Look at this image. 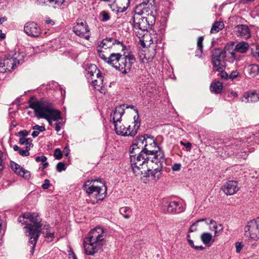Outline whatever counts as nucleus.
Segmentation results:
<instances>
[{
    "mask_svg": "<svg viewBox=\"0 0 259 259\" xmlns=\"http://www.w3.org/2000/svg\"><path fill=\"white\" fill-rule=\"evenodd\" d=\"M28 103V107L33 109L35 116L38 119H46L50 125H52V120L57 121L62 118L61 112L55 109L53 104L47 100H37L34 96H31Z\"/></svg>",
    "mask_w": 259,
    "mask_h": 259,
    "instance_id": "obj_1",
    "label": "nucleus"
},
{
    "mask_svg": "<svg viewBox=\"0 0 259 259\" xmlns=\"http://www.w3.org/2000/svg\"><path fill=\"white\" fill-rule=\"evenodd\" d=\"M18 222L21 225H26L24 227L26 229L25 234L29 237L28 243L30 247V252L33 254L42 227L38 215L35 213L25 212L18 217Z\"/></svg>",
    "mask_w": 259,
    "mask_h": 259,
    "instance_id": "obj_2",
    "label": "nucleus"
},
{
    "mask_svg": "<svg viewBox=\"0 0 259 259\" xmlns=\"http://www.w3.org/2000/svg\"><path fill=\"white\" fill-rule=\"evenodd\" d=\"M106 235L102 228L96 227L91 230L84 238L83 245L85 254L93 255L102 250L106 243Z\"/></svg>",
    "mask_w": 259,
    "mask_h": 259,
    "instance_id": "obj_3",
    "label": "nucleus"
},
{
    "mask_svg": "<svg viewBox=\"0 0 259 259\" xmlns=\"http://www.w3.org/2000/svg\"><path fill=\"white\" fill-rule=\"evenodd\" d=\"M82 189L91 198L96 199V202L103 200L106 196L107 188L101 179L87 181Z\"/></svg>",
    "mask_w": 259,
    "mask_h": 259,
    "instance_id": "obj_4",
    "label": "nucleus"
},
{
    "mask_svg": "<svg viewBox=\"0 0 259 259\" xmlns=\"http://www.w3.org/2000/svg\"><path fill=\"white\" fill-rule=\"evenodd\" d=\"M108 59L107 63L124 74L131 70L133 64L136 61L133 55L129 54L122 57L120 53H111L108 57Z\"/></svg>",
    "mask_w": 259,
    "mask_h": 259,
    "instance_id": "obj_5",
    "label": "nucleus"
},
{
    "mask_svg": "<svg viewBox=\"0 0 259 259\" xmlns=\"http://www.w3.org/2000/svg\"><path fill=\"white\" fill-rule=\"evenodd\" d=\"M131 164L132 171L136 177H141L143 174V170L149 165H150V159L147 158L145 154L141 151L136 152V150L130 151Z\"/></svg>",
    "mask_w": 259,
    "mask_h": 259,
    "instance_id": "obj_6",
    "label": "nucleus"
},
{
    "mask_svg": "<svg viewBox=\"0 0 259 259\" xmlns=\"http://www.w3.org/2000/svg\"><path fill=\"white\" fill-rule=\"evenodd\" d=\"M147 158L150 159L151 162H165L164 154L161 148L157 145L152 136L148 137L147 142L145 144L144 149L141 150Z\"/></svg>",
    "mask_w": 259,
    "mask_h": 259,
    "instance_id": "obj_7",
    "label": "nucleus"
},
{
    "mask_svg": "<svg viewBox=\"0 0 259 259\" xmlns=\"http://www.w3.org/2000/svg\"><path fill=\"white\" fill-rule=\"evenodd\" d=\"M139 115H135L134 117V125L133 128L130 131L131 125L128 127L125 126L121 122H116L114 123V130L116 134L122 136H135L138 132L140 126V121L139 120Z\"/></svg>",
    "mask_w": 259,
    "mask_h": 259,
    "instance_id": "obj_8",
    "label": "nucleus"
},
{
    "mask_svg": "<svg viewBox=\"0 0 259 259\" xmlns=\"http://www.w3.org/2000/svg\"><path fill=\"white\" fill-rule=\"evenodd\" d=\"M165 162H151L149 166H147L145 171L143 170L142 176L144 177L151 178V180L155 181H158L162 175V169Z\"/></svg>",
    "mask_w": 259,
    "mask_h": 259,
    "instance_id": "obj_9",
    "label": "nucleus"
},
{
    "mask_svg": "<svg viewBox=\"0 0 259 259\" xmlns=\"http://www.w3.org/2000/svg\"><path fill=\"white\" fill-rule=\"evenodd\" d=\"M226 52L223 49L217 48L213 50L211 52V60L213 68L215 70L225 69L226 67L224 59Z\"/></svg>",
    "mask_w": 259,
    "mask_h": 259,
    "instance_id": "obj_10",
    "label": "nucleus"
},
{
    "mask_svg": "<svg viewBox=\"0 0 259 259\" xmlns=\"http://www.w3.org/2000/svg\"><path fill=\"white\" fill-rule=\"evenodd\" d=\"M133 26L136 29H139L143 31L147 30L152 25L154 18L153 16L150 15L148 17H142L136 20L135 17L133 18Z\"/></svg>",
    "mask_w": 259,
    "mask_h": 259,
    "instance_id": "obj_11",
    "label": "nucleus"
},
{
    "mask_svg": "<svg viewBox=\"0 0 259 259\" xmlns=\"http://www.w3.org/2000/svg\"><path fill=\"white\" fill-rule=\"evenodd\" d=\"M245 235L251 239H259V218L249 221L244 228Z\"/></svg>",
    "mask_w": 259,
    "mask_h": 259,
    "instance_id": "obj_12",
    "label": "nucleus"
},
{
    "mask_svg": "<svg viewBox=\"0 0 259 259\" xmlns=\"http://www.w3.org/2000/svg\"><path fill=\"white\" fill-rule=\"evenodd\" d=\"M73 31L78 36L89 39L90 37V29L87 22L77 20L73 27Z\"/></svg>",
    "mask_w": 259,
    "mask_h": 259,
    "instance_id": "obj_13",
    "label": "nucleus"
},
{
    "mask_svg": "<svg viewBox=\"0 0 259 259\" xmlns=\"http://www.w3.org/2000/svg\"><path fill=\"white\" fill-rule=\"evenodd\" d=\"M16 66L15 61L12 59L11 55L9 54L0 60V72L4 73L13 70Z\"/></svg>",
    "mask_w": 259,
    "mask_h": 259,
    "instance_id": "obj_14",
    "label": "nucleus"
},
{
    "mask_svg": "<svg viewBox=\"0 0 259 259\" xmlns=\"http://www.w3.org/2000/svg\"><path fill=\"white\" fill-rule=\"evenodd\" d=\"M24 31L28 36L32 37H38L41 33L39 26L34 22L26 23L24 27Z\"/></svg>",
    "mask_w": 259,
    "mask_h": 259,
    "instance_id": "obj_15",
    "label": "nucleus"
},
{
    "mask_svg": "<svg viewBox=\"0 0 259 259\" xmlns=\"http://www.w3.org/2000/svg\"><path fill=\"white\" fill-rule=\"evenodd\" d=\"M119 45L121 47L122 51H124L126 49V46L124 45L122 42L112 37H106L103 39L98 46V48L107 49V48L112 47L113 45Z\"/></svg>",
    "mask_w": 259,
    "mask_h": 259,
    "instance_id": "obj_16",
    "label": "nucleus"
},
{
    "mask_svg": "<svg viewBox=\"0 0 259 259\" xmlns=\"http://www.w3.org/2000/svg\"><path fill=\"white\" fill-rule=\"evenodd\" d=\"M234 32L238 37L244 39H248L251 36L249 27L247 25L244 24L236 26L234 28Z\"/></svg>",
    "mask_w": 259,
    "mask_h": 259,
    "instance_id": "obj_17",
    "label": "nucleus"
},
{
    "mask_svg": "<svg viewBox=\"0 0 259 259\" xmlns=\"http://www.w3.org/2000/svg\"><path fill=\"white\" fill-rule=\"evenodd\" d=\"M222 189L227 195H232L236 193L239 188L237 181H229L223 185Z\"/></svg>",
    "mask_w": 259,
    "mask_h": 259,
    "instance_id": "obj_18",
    "label": "nucleus"
},
{
    "mask_svg": "<svg viewBox=\"0 0 259 259\" xmlns=\"http://www.w3.org/2000/svg\"><path fill=\"white\" fill-rule=\"evenodd\" d=\"M11 167L17 175L23 177L25 179L28 180L30 178V171L24 169L18 164L11 162Z\"/></svg>",
    "mask_w": 259,
    "mask_h": 259,
    "instance_id": "obj_19",
    "label": "nucleus"
},
{
    "mask_svg": "<svg viewBox=\"0 0 259 259\" xmlns=\"http://www.w3.org/2000/svg\"><path fill=\"white\" fill-rule=\"evenodd\" d=\"M148 137H151L148 135H144L138 137L135 141L133 143L131 150H136V152L141 151L144 149L145 144L147 142Z\"/></svg>",
    "mask_w": 259,
    "mask_h": 259,
    "instance_id": "obj_20",
    "label": "nucleus"
},
{
    "mask_svg": "<svg viewBox=\"0 0 259 259\" xmlns=\"http://www.w3.org/2000/svg\"><path fill=\"white\" fill-rule=\"evenodd\" d=\"M124 105H120L115 108L111 113V117L112 118L113 124L116 122H121L124 109Z\"/></svg>",
    "mask_w": 259,
    "mask_h": 259,
    "instance_id": "obj_21",
    "label": "nucleus"
},
{
    "mask_svg": "<svg viewBox=\"0 0 259 259\" xmlns=\"http://www.w3.org/2000/svg\"><path fill=\"white\" fill-rule=\"evenodd\" d=\"M166 207L168 213H179L184 210L182 205L177 201L169 202L166 205Z\"/></svg>",
    "mask_w": 259,
    "mask_h": 259,
    "instance_id": "obj_22",
    "label": "nucleus"
},
{
    "mask_svg": "<svg viewBox=\"0 0 259 259\" xmlns=\"http://www.w3.org/2000/svg\"><path fill=\"white\" fill-rule=\"evenodd\" d=\"M135 12L136 14L139 15L147 14L148 16L151 12L150 5L146 3H140L135 7Z\"/></svg>",
    "mask_w": 259,
    "mask_h": 259,
    "instance_id": "obj_23",
    "label": "nucleus"
},
{
    "mask_svg": "<svg viewBox=\"0 0 259 259\" xmlns=\"http://www.w3.org/2000/svg\"><path fill=\"white\" fill-rule=\"evenodd\" d=\"M246 71L250 76L255 77L259 74V66L256 64L249 65L246 68Z\"/></svg>",
    "mask_w": 259,
    "mask_h": 259,
    "instance_id": "obj_24",
    "label": "nucleus"
},
{
    "mask_svg": "<svg viewBox=\"0 0 259 259\" xmlns=\"http://www.w3.org/2000/svg\"><path fill=\"white\" fill-rule=\"evenodd\" d=\"M249 49V44L244 41H241L235 46L234 51L240 53H245Z\"/></svg>",
    "mask_w": 259,
    "mask_h": 259,
    "instance_id": "obj_25",
    "label": "nucleus"
},
{
    "mask_svg": "<svg viewBox=\"0 0 259 259\" xmlns=\"http://www.w3.org/2000/svg\"><path fill=\"white\" fill-rule=\"evenodd\" d=\"M210 90L212 92L215 94H220L223 90V84L220 81H217L214 83H211L210 86Z\"/></svg>",
    "mask_w": 259,
    "mask_h": 259,
    "instance_id": "obj_26",
    "label": "nucleus"
},
{
    "mask_svg": "<svg viewBox=\"0 0 259 259\" xmlns=\"http://www.w3.org/2000/svg\"><path fill=\"white\" fill-rule=\"evenodd\" d=\"M103 81L104 77H100L99 79L93 80L92 84L96 90L100 91L101 93H102V90L103 87Z\"/></svg>",
    "mask_w": 259,
    "mask_h": 259,
    "instance_id": "obj_27",
    "label": "nucleus"
},
{
    "mask_svg": "<svg viewBox=\"0 0 259 259\" xmlns=\"http://www.w3.org/2000/svg\"><path fill=\"white\" fill-rule=\"evenodd\" d=\"M224 27V24L222 22L217 21L213 23L210 30L211 33H215L221 30Z\"/></svg>",
    "mask_w": 259,
    "mask_h": 259,
    "instance_id": "obj_28",
    "label": "nucleus"
},
{
    "mask_svg": "<svg viewBox=\"0 0 259 259\" xmlns=\"http://www.w3.org/2000/svg\"><path fill=\"white\" fill-rule=\"evenodd\" d=\"M12 59L15 61L16 64H20L23 62L24 54L21 52H15L11 54Z\"/></svg>",
    "mask_w": 259,
    "mask_h": 259,
    "instance_id": "obj_29",
    "label": "nucleus"
},
{
    "mask_svg": "<svg viewBox=\"0 0 259 259\" xmlns=\"http://www.w3.org/2000/svg\"><path fill=\"white\" fill-rule=\"evenodd\" d=\"M209 224L213 225L212 228L211 229V230L214 232L215 236L218 235V232L222 231L223 229V226L222 225V224L217 225L216 222L213 220H211L210 221Z\"/></svg>",
    "mask_w": 259,
    "mask_h": 259,
    "instance_id": "obj_30",
    "label": "nucleus"
},
{
    "mask_svg": "<svg viewBox=\"0 0 259 259\" xmlns=\"http://www.w3.org/2000/svg\"><path fill=\"white\" fill-rule=\"evenodd\" d=\"M120 213L125 219H129L132 213V210L129 207H122L119 209Z\"/></svg>",
    "mask_w": 259,
    "mask_h": 259,
    "instance_id": "obj_31",
    "label": "nucleus"
},
{
    "mask_svg": "<svg viewBox=\"0 0 259 259\" xmlns=\"http://www.w3.org/2000/svg\"><path fill=\"white\" fill-rule=\"evenodd\" d=\"M212 238V235L209 233H203L201 235V241L206 245L209 244Z\"/></svg>",
    "mask_w": 259,
    "mask_h": 259,
    "instance_id": "obj_32",
    "label": "nucleus"
},
{
    "mask_svg": "<svg viewBox=\"0 0 259 259\" xmlns=\"http://www.w3.org/2000/svg\"><path fill=\"white\" fill-rule=\"evenodd\" d=\"M203 36H199L197 39V50L196 51V56H200L203 49Z\"/></svg>",
    "mask_w": 259,
    "mask_h": 259,
    "instance_id": "obj_33",
    "label": "nucleus"
},
{
    "mask_svg": "<svg viewBox=\"0 0 259 259\" xmlns=\"http://www.w3.org/2000/svg\"><path fill=\"white\" fill-rule=\"evenodd\" d=\"M247 101L251 102H255L259 100V94L256 93H251L247 96Z\"/></svg>",
    "mask_w": 259,
    "mask_h": 259,
    "instance_id": "obj_34",
    "label": "nucleus"
},
{
    "mask_svg": "<svg viewBox=\"0 0 259 259\" xmlns=\"http://www.w3.org/2000/svg\"><path fill=\"white\" fill-rule=\"evenodd\" d=\"M32 140L31 138H25L24 137L20 138L19 139V143L21 145H26L27 146H29L31 145V148H32L33 146V144L32 143Z\"/></svg>",
    "mask_w": 259,
    "mask_h": 259,
    "instance_id": "obj_35",
    "label": "nucleus"
},
{
    "mask_svg": "<svg viewBox=\"0 0 259 259\" xmlns=\"http://www.w3.org/2000/svg\"><path fill=\"white\" fill-rule=\"evenodd\" d=\"M205 221V223L207 224H208V223L206 221V219H201L199 220H197L196 222H195L189 228V232H195L197 230V225L199 222Z\"/></svg>",
    "mask_w": 259,
    "mask_h": 259,
    "instance_id": "obj_36",
    "label": "nucleus"
},
{
    "mask_svg": "<svg viewBox=\"0 0 259 259\" xmlns=\"http://www.w3.org/2000/svg\"><path fill=\"white\" fill-rule=\"evenodd\" d=\"M100 15L101 17V21L102 22H105L110 19V15L109 13L106 11H102L100 13Z\"/></svg>",
    "mask_w": 259,
    "mask_h": 259,
    "instance_id": "obj_37",
    "label": "nucleus"
},
{
    "mask_svg": "<svg viewBox=\"0 0 259 259\" xmlns=\"http://www.w3.org/2000/svg\"><path fill=\"white\" fill-rule=\"evenodd\" d=\"M31 145H29V146H26V149L23 150L22 149H20V150L19 151V153L20 155H21L22 156H27L29 155V151L31 149Z\"/></svg>",
    "mask_w": 259,
    "mask_h": 259,
    "instance_id": "obj_38",
    "label": "nucleus"
},
{
    "mask_svg": "<svg viewBox=\"0 0 259 259\" xmlns=\"http://www.w3.org/2000/svg\"><path fill=\"white\" fill-rule=\"evenodd\" d=\"M121 5L123 6L121 12L125 11L130 4L131 0H118Z\"/></svg>",
    "mask_w": 259,
    "mask_h": 259,
    "instance_id": "obj_39",
    "label": "nucleus"
},
{
    "mask_svg": "<svg viewBox=\"0 0 259 259\" xmlns=\"http://www.w3.org/2000/svg\"><path fill=\"white\" fill-rule=\"evenodd\" d=\"M230 144L228 145H225V148L226 149H229V147L231 148L234 147V146H237L239 145V141L236 139H231L230 140Z\"/></svg>",
    "mask_w": 259,
    "mask_h": 259,
    "instance_id": "obj_40",
    "label": "nucleus"
},
{
    "mask_svg": "<svg viewBox=\"0 0 259 259\" xmlns=\"http://www.w3.org/2000/svg\"><path fill=\"white\" fill-rule=\"evenodd\" d=\"M101 48H98L97 47V52L99 56L100 57L101 59L104 60L106 62H108V57H106L105 55L104 54L103 51L101 49Z\"/></svg>",
    "mask_w": 259,
    "mask_h": 259,
    "instance_id": "obj_41",
    "label": "nucleus"
},
{
    "mask_svg": "<svg viewBox=\"0 0 259 259\" xmlns=\"http://www.w3.org/2000/svg\"><path fill=\"white\" fill-rule=\"evenodd\" d=\"M188 243L194 249H195L196 250H202L204 249V247L202 246H197L195 245L193 242V241L190 239H188Z\"/></svg>",
    "mask_w": 259,
    "mask_h": 259,
    "instance_id": "obj_42",
    "label": "nucleus"
},
{
    "mask_svg": "<svg viewBox=\"0 0 259 259\" xmlns=\"http://www.w3.org/2000/svg\"><path fill=\"white\" fill-rule=\"evenodd\" d=\"M54 156L56 159H61L63 157V154L61 150L59 148L56 149L54 152Z\"/></svg>",
    "mask_w": 259,
    "mask_h": 259,
    "instance_id": "obj_43",
    "label": "nucleus"
},
{
    "mask_svg": "<svg viewBox=\"0 0 259 259\" xmlns=\"http://www.w3.org/2000/svg\"><path fill=\"white\" fill-rule=\"evenodd\" d=\"M56 169L58 171L61 172L66 169L65 164L64 162H60L56 165Z\"/></svg>",
    "mask_w": 259,
    "mask_h": 259,
    "instance_id": "obj_44",
    "label": "nucleus"
},
{
    "mask_svg": "<svg viewBox=\"0 0 259 259\" xmlns=\"http://www.w3.org/2000/svg\"><path fill=\"white\" fill-rule=\"evenodd\" d=\"M218 71L220 72L218 74V76H219L221 78L224 79H227L229 76L228 73L224 71V69H221L220 70H217Z\"/></svg>",
    "mask_w": 259,
    "mask_h": 259,
    "instance_id": "obj_45",
    "label": "nucleus"
},
{
    "mask_svg": "<svg viewBox=\"0 0 259 259\" xmlns=\"http://www.w3.org/2000/svg\"><path fill=\"white\" fill-rule=\"evenodd\" d=\"M35 160L37 162H41L42 164L48 163L47 162V158L45 156H37L35 157Z\"/></svg>",
    "mask_w": 259,
    "mask_h": 259,
    "instance_id": "obj_46",
    "label": "nucleus"
},
{
    "mask_svg": "<svg viewBox=\"0 0 259 259\" xmlns=\"http://www.w3.org/2000/svg\"><path fill=\"white\" fill-rule=\"evenodd\" d=\"M33 130H35L36 131H39V132H42L46 131L45 127L44 126H40L39 125L36 124L32 126V127Z\"/></svg>",
    "mask_w": 259,
    "mask_h": 259,
    "instance_id": "obj_47",
    "label": "nucleus"
},
{
    "mask_svg": "<svg viewBox=\"0 0 259 259\" xmlns=\"http://www.w3.org/2000/svg\"><path fill=\"white\" fill-rule=\"evenodd\" d=\"M97 70V67L95 65H91L88 68V73L90 74V76L94 75L93 70H95L96 72Z\"/></svg>",
    "mask_w": 259,
    "mask_h": 259,
    "instance_id": "obj_48",
    "label": "nucleus"
},
{
    "mask_svg": "<svg viewBox=\"0 0 259 259\" xmlns=\"http://www.w3.org/2000/svg\"><path fill=\"white\" fill-rule=\"evenodd\" d=\"M239 76V73L237 72V70H234L232 71L230 74L229 76V77L231 80H233L234 79L237 78Z\"/></svg>",
    "mask_w": 259,
    "mask_h": 259,
    "instance_id": "obj_49",
    "label": "nucleus"
},
{
    "mask_svg": "<svg viewBox=\"0 0 259 259\" xmlns=\"http://www.w3.org/2000/svg\"><path fill=\"white\" fill-rule=\"evenodd\" d=\"M48 1L51 4L54 3L58 6H60L64 3L65 0H48Z\"/></svg>",
    "mask_w": 259,
    "mask_h": 259,
    "instance_id": "obj_50",
    "label": "nucleus"
},
{
    "mask_svg": "<svg viewBox=\"0 0 259 259\" xmlns=\"http://www.w3.org/2000/svg\"><path fill=\"white\" fill-rule=\"evenodd\" d=\"M50 185V181L48 179H46L44 183L41 185V187L43 189L45 190L48 189Z\"/></svg>",
    "mask_w": 259,
    "mask_h": 259,
    "instance_id": "obj_51",
    "label": "nucleus"
},
{
    "mask_svg": "<svg viewBox=\"0 0 259 259\" xmlns=\"http://www.w3.org/2000/svg\"><path fill=\"white\" fill-rule=\"evenodd\" d=\"M236 252L239 253L243 248V245L240 242H237L235 243Z\"/></svg>",
    "mask_w": 259,
    "mask_h": 259,
    "instance_id": "obj_52",
    "label": "nucleus"
},
{
    "mask_svg": "<svg viewBox=\"0 0 259 259\" xmlns=\"http://www.w3.org/2000/svg\"><path fill=\"white\" fill-rule=\"evenodd\" d=\"M182 165L180 163H175L171 167L173 171H179L181 169Z\"/></svg>",
    "mask_w": 259,
    "mask_h": 259,
    "instance_id": "obj_53",
    "label": "nucleus"
},
{
    "mask_svg": "<svg viewBox=\"0 0 259 259\" xmlns=\"http://www.w3.org/2000/svg\"><path fill=\"white\" fill-rule=\"evenodd\" d=\"M29 134V133L28 131L26 130H22L18 133V135H19L20 136H22L24 138V137L28 136Z\"/></svg>",
    "mask_w": 259,
    "mask_h": 259,
    "instance_id": "obj_54",
    "label": "nucleus"
},
{
    "mask_svg": "<svg viewBox=\"0 0 259 259\" xmlns=\"http://www.w3.org/2000/svg\"><path fill=\"white\" fill-rule=\"evenodd\" d=\"M180 144L184 146L187 149H188V150H190L191 149V143H190V142L184 143V142H183V141H181L180 142Z\"/></svg>",
    "mask_w": 259,
    "mask_h": 259,
    "instance_id": "obj_55",
    "label": "nucleus"
},
{
    "mask_svg": "<svg viewBox=\"0 0 259 259\" xmlns=\"http://www.w3.org/2000/svg\"><path fill=\"white\" fill-rule=\"evenodd\" d=\"M63 123L61 122H58L55 123V130L58 132L61 128Z\"/></svg>",
    "mask_w": 259,
    "mask_h": 259,
    "instance_id": "obj_56",
    "label": "nucleus"
},
{
    "mask_svg": "<svg viewBox=\"0 0 259 259\" xmlns=\"http://www.w3.org/2000/svg\"><path fill=\"white\" fill-rule=\"evenodd\" d=\"M254 57L259 61V48H256L255 51L253 54Z\"/></svg>",
    "mask_w": 259,
    "mask_h": 259,
    "instance_id": "obj_57",
    "label": "nucleus"
},
{
    "mask_svg": "<svg viewBox=\"0 0 259 259\" xmlns=\"http://www.w3.org/2000/svg\"><path fill=\"white\" fill-rule=\"evenodd\" d=\"M126 108H131V109H133L134 110V111H135V112L137 113V115H139V112H138V110L137 108H135V106L134 105H127L126 106Z\"/></svg>",
    "mask_w": 259,
    "mask_h": 259,
    "instance_id": "obj_58",
    "label": "nucleus"
},
{
    "mask_svg": "<svg viewBox=\"0 0 259 259\" xmlns=\"http://www.w3.org/2000/svg\"><path fill=\"white\" fill-rule=\"evenodd\" d=\"M39 131H36L35 130H34V131L32 132L31 135L33 138H36V137H37L39 135Z\"/></svg>",
    "mask_w": 259,
    "mask_h": 259,
    "instance_id": "obj_59",
    "label": "nucleus"
},
{
    "mask_svg": "<svg viewBox=\"0 0 259 259\" xmlns=\"http://www.w3.org/2000/svg\"><path fill=\"white\" fill-rule=\"evenodd\" d=\"M49 165V163H45L42 164V167H39V169L40 170H43L45 168H46Z\"/></svg>",
    "mask_w": 259,
    "mask_h": 259,
    "instance_id": "obj_60",
    "label": "nucleus"
},
{
    "mask_svg": "<svg viewBox=\"0 0 259 259\" xmlns=\"http://www.w3.org/2000/svg\"><path fill=\"white\" fill-rule=\"evenodd\" d=\"M97 73L96 74V77L97 79H99L100 77H103V76L102 75V73H101V71L97 69Z\"/></svg>",
    "mask_w": 259,
    "mask_h": 259,
    "instance_id": "obj_61",
    "label": "nucleus"
},
{
    "mask_svg": "<svg viewBox=\"0 0 259 259\" xmlns=\"http://www.w3.org/2000/svg\"><path fill=\"white\" fill-rule=\"evenodd\" d=\"M69 258H72V259H77L75 253L73 251L69 253Z\"/></svg>",
    "mask_w": 259,
    "mask_h": 259,
    "instance_id": "obj_62",
    "label": "nucleus"
},
{
    "mask_svg": "<svg viewBox=\"0 0 259 259\" xmlns=\"http://www.w3.org/2000/svg\"><path fill=\"white\" fill-rule=\"evenodd\" d=\"M46 237L48 238H50L52 239L54 237V233H48L46 234Z\"/></svg>",
    "mask_w": 259,
    "mask_h": 259,
    "instance_id": "obj_63",
    "label": "nucleus"
},
{
    "mask_svg": "<svg viewBox=\"0 0 259 259\" xmlns=\"http://www.w3.org/2000/svg\"><path fill=\"white\" fill-rule=\"evenodd\" d=\"M6 37V35L3 33L2 30H0V40H2Z\"/></svg>",
    "mask_w": 259,
    "mask_h": 259,
    "instance_id": "obj_64",
    "label": "nucleus"
}]
</instances>
